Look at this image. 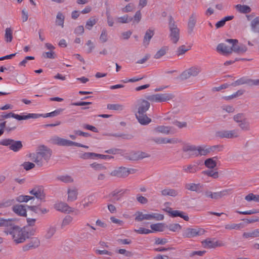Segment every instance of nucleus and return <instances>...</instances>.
Wrapping results in <instances>:
<instances>
[{
	"mask_svg": "<svg viewBox=\"0 0 259 259\" xmlns=\"http://www.w3.org/2000/svg\"><path fill=\"white\" fill-rule=\"evenodd\" d=\"M30 194L34 195L37 199L42 202L46 201V194L44 188L42 186H36L29 192Z\"/></svg>",
	"mask_w": 259,
	"mask_h": 259,
	"instance_id": "obj_9",
	"label": "nucleus"
},
{
	"mask_svg": "<svg viewBox=\"0 0 259 259\" xmlns=\"http://www.w3.org/2000/svg\"><path fill=\"white\" fill-rule=\"evenodd\" d=\"M168 50L167 47L164 46L160 48L158 51H157L156 54L154 55V58L159 59L163 56H164Z\"/></svg>",
	"mask_w": 259,
	"mask_h": 259,
	"instance_id": "obj_45",
	"label": "nucleus"
},
{
	"mask_svg": "<svg viewBox=\"0 0 259 259\" xmlns=\"http://www.w3.org/2000/svg\"><path fill=\"white\" fill-rule=\"evenodd\" d=\"M40 244V240L37 237L31 238L30 241L23 246L22 250L27 251L35 249L39 246Z\"/></svg>",
	"mask_w": 259,
	"mask_h": 259,
	"instance_id": "obj_13",
	"label": "nucleus"
},
{
	"mask_svg": "<svg viewBox=\"0 0 259 259\" xmlns=\"http://www.w3.org/2000/svg\"><path fill=\"white\" fill-rule=\"evenodd\" d=\"M36 229L29 227H24L21 228L18 226L13 224L11 228L4 232L12 236V239L16 244L24 242L27 239L35 234Z\"/></svg>",
	"mask_w": 259,
	"mask_h": 259,
	"instance_id": "obj_1",
	"label": "nucleus"
},
{
	"mask_svg": "<svg viewBox=\"0 0 259 259\" xmlns=\"http://www.w3.org/2000/svg\"><path fill=\"white\" fill-rule=\"evenodd\" d=\"M238 124V126L243 131H249L251 130L250 124L246 118Z\"/></svg>",
	"mask_w": 259,
	"mask_h": 259,
	"instance_id": "obj_37",
	"label": "nucleus"
},
{
	"mask_svg": "<svg viewBox=\"0 0 259 259\" xmlns=\"http://www.w3.org/2000/svg\"><path fill=\"white\" fill-rule=\"evenodd\" d=\"M108 36H107V32L106 29L104 28L102 29L101 34L100 36V41L104 43L107 41Z\"/></svg>",
	"mask_w": 259,
	"mask_h": 259,
	"instance_id": "obj_60",
	"label": "nucleus"
},
{
	"mask_svg": "<svg viewBox=\"0 0 259 259\" xmlns=\"http://www.w3.org/2000/svg\"><path fill=\"white\" fill-rule=\"evenodd\" d=\"M164 224L162 223H157L152 224L150 228L154 231L162 232L164 230Z\"/></svg>",
	"mask_w": 259,
	"mask_h": 259,
	"instance_id": "obj_49",
	"label": "nucleus"
},
{
	"mask_svg": "<svg viewBox=\"0 0 259 259\" xmlns=\"http://www.w3.org/2000/svg\"><path fill=\"white\" fill-rule=\"evenodd\" d=\"M190 49L191 47L190 46L182 45L178 48L177 51V55L178 56L182 55L187 51L190 50Z\"/></svg>",
	"mask_w": 259,
	"mask_h": 259,
	"instance_id": "obj_47",
	"label": "nucleus"
},
{
	"mask_svg": "<svg viewBox=\"0 0 259 259\" xmlns=\"http://www.w3.org/2000/svg\"><path fill=\"white\" fill-rule=\"evenodd\" d=\"M107 108L109 110L121 111L124 109V106L119 104H108Z\"/></svg>",
	"mask_w": 259,
	"mask_h": 259,
	"instance_id": "obj_44",
	"label": "nucleus"
},
{
	"mask_svg": "<svg viewBox=\"0 0 259 259\" xmlns=\"http://www.w3.org/2000/svg\"><path fill=\"white\" fill-rule=\"evenodd\" d=\"M205 230L202 228H186L183 233V236L185 238H192L197 236L203 235Z\"/></svg>",
	"mask_w": 259,
	"mask_h": 259,
	"instance_id": "obj_8",
	"label": "nucleus"
},
{
	"mask_svg": "<svg viewBox=\"0 0 259 259\" xmlns=\"http://www.w3.org/2000/svg\"><path fill=\"white\" fill-rule=\"evenodd\" d=\"M150 103L145 100L140 101L137 105L138 111L135 115L146 114V111L150 108Z\"/></svg>",
	"mask_w": 259,
	"mask_h": 259,
	"instance_id": "obj_14",
	"label": "nucleus"
},
{
	"mask_svg": "<svg viewBox=\"0 0 259 259\" xmlns=\"http://www.w3.org/2000/svg\"><path fill=\"white\" fill-rule=\"evenodd\" d=\"M198 14L195 13H193L190 16L188 23V28L189 33H191L196 23L197 19L198 18Z\"/></svg>",
	"mask_w": 259,
	"mask_h": 259,
	"instance_id": "obj_19",
	"label": "nucleus"
},
{
	"mask_svg": "<svg viewBox=\"0 0 259 259\" xmlns=\"http://www.w3.org/2000/svg\"><path fill=\"white\" fill-rule=\"evenodd\" d=\"M133 20V17H129L127 15L118 17L117 22L119 23H127Z\"/></svg>",
	"mask_w": 259,
	"mask_h": 259,
	"instance_id": "obj_48",
	"label": "nucleus"
},
{
	"mask_svg": "<svg viewBox=\"0 0 259 259\" xmlns=\"http://www.w3.org/2000/svg\"><path fill=\"white\" fill-rule=\"evenodd\" d=\"M167 228L172 232H176L181 229L182 227L179 224H171L167 226Z\"/></svg>",
	"mask_w": 259,
	"mask_h": 259,
	"instance_id": "obj_57",
	"label": "nucleus"
},
{
	"mask_svg": "<svg viewBox=\"0 0 259 259\" xmlns=\"http://www.w3.org/2000/svg\"><path fill=\"white\" fill-rule=\"evenodd\" d=\"M164 219V216L163 214L157 213H152L150 214V220H155L156 221H161Z\"/></svg>",
	"mask_w": 259,
	"mask_h": 259,
	"instance_id": "obj_61",
	"label": "nucleus"
},
{
	"mask_svg": "<svg viewBox=\"0 0 259 259\" xmlns=\"http://www.w3.org/2000/svg\"><path fill=\"white\" fill-rule=\"evenodd\" d=\"M182 150L184 152H189V156L197 157V146L190 144H185L183 146Z\"/></svg>",
	"mask_w": 259,
	"mask_h": 259,
	"instance_id": "obj_16",
	"label": "nucleus"
},
{
	"mask_svg": "<svg viewBox=\"0 0 259 259\" xmlns=\"http://www.w3.org/2000/svg\"><path fill=\"white\" fill-rule=\"evenodd\" d=\"M134 231L140 234H148L152 232V230L142 227H140L139 229H135Z\"/></svg>",
	"mask_w": 259,
	"mask_h": 259,
	"instance_id": "obj_62",
	"label": "nucleus"
},
{
	"mask_svg": "<svg viewBox=\"0 0 259 259\" xmlns=\"http://www.w3.org/2000/svg\"><path fill=\"white\" fill-rule=\"evenodd\" d=\"M200 170V168L196 164H188L183 167V170L187 174H194Z\"/></svg>",
	"mask_w": 259,
	"mask_h": 259,
	"instance_id": "obj_22",
	"label": "nucleus"
},
{
	"mask_svg": "<svg viewBox=\"0 0 259 259\" xmlns=\"http://www.w3.org/2000/svg\"><path fill=\"white\" fill-rule=\"evenodd\" d=\"M5 39L7 42H10L13 39V30L11 28H7L5 30Z\"/></svg>",
	"mask_w": 259,
	"mask_h": 259,
	"instance_id": "obj_43",
	"label": "nucleus"
},
{
	"mask_svg": "<svg viewBox=\"0 0 259 259\" xmlns=\"http://www.w3.org/2000/svg\"><path fill=\"white\" fill-rule=\"evenodd\" d=\"M245 118V115L243 113H238L233 117L234 121L238 124Z\"/></svg>",
	"mask_w": 259,
	"mask_h": 259,
	"instance_id": "obj_63",
	"label": "nucleus"
},
{
	"mask_svg": "<svg viewBox=\"0 0 259 259\" xmlns=\"http://www.w3.org/2000/svg\"><path fill=\"white\" fill-rule=\"evenodd\" d=\"M251 79H249L246 77H242L231 84V85L236 87L242 84H246L250 86Z\"/></svg>",
	"mask_w": 259,
	"mask_h": 259,
	"instance_id": "obj_28",
	"label": "nucleus"
},
{
	"mask_svg": "<svg viewBox=\"0 0 259 259\" xmlns=\"http://www.w3.org/2000/svg\"><path fill=\"white\" fill-rule=\"evenodd\" d=\"M243 236L246 238L259 237V229H255L250 232H244Z\"/></svg>",
	"mask_w": 259,
	"mask_h": 259,
	"instance_id": "obj_46",
	"label": "nucleus"
},
{
	"mask_svg": "<svg viewBox=\"0 0 259 259\" xmlns=\"http://www.w3.org/2000/svg\"><path fill=\"white\" fill-rule=\"evenodd\" d=\"M58 179L65 183H70L73 182V178L68 175L60 176L58 178Z\"/></svg>",
	"mask_w": 259,
	"mask_h": 259,
	"instance_id": "obj_55",
	"label": "nucleus"
},
{
	"mask_svg": "<svg viewBox=\"0 0 259 259\" xmlns=\"http://www.w3.org/2000/svg\"><path fill=\"white\" fill-rule=\"evenodd\" d=\"M13 211L20 216L26 215V209L25 206L21 204L15 205L13 206Z\"/></svg>",
	"mask_w": 259,
	"mask_h": 259,
	"instance_id": "obj_21",
	"label": "nucleus"
},
{
	"mask_svg": "<svg viewBox=\"0 0 259 259\" xmlns=\"http://www.w3.org/2000/svg\"><path fill=\"white\" fill-rule=\"evenodd\" d=\"M235 8L237 12L242 14H247L251 12V8L247 5L237 4Z\"/></svg>",
	"mask_w": 259,
	"mask_h": 259,
	"instance_id": "obj_31",
	"label": "nucleus"
},
{
	"mask_svg": "<svg viewBox=\"0 0 259 259\" xmlns=\"http://www.w3.org/2000/svg\"><path fill=\"white\" fill-rule=\"evenodd\" d=\"M169 27L170 31V39L172 42L176 44L180 38L179 29L178 28L177 26L172 22L171 20L169 21Z\"/></svg>",
	"mask_w": 259,
	"mask_h": 259,
	"instance_id": "obj_10",
	"label": "nucleus"
},
{
	"mask_svg": "<svg viewBox=\"0 0 259 259\" xmlns=\"http://www.w3.org/2000/svg\"><path fill=\"white\" fill-rule=\"evenodd\" d=\"M250 27L253 32H259V17H255L251 21Z\"/></svg>",
	"mask_w": 259,
	"mask_h": 259,
	"instance_id": "obj_36",
	"label": "nucleus"
},
{
	"mask_svg": "<svg viewBox=\"0 0 259 259\" xmlns=\"http://www.w3.org/2000/svg\"><path fill=\"white\" fill-rule=\"evenodd\" d=\"M79 157L83 159H95V153L93 152H84L81 154Z\"/></svg>",
	"mask_w": 259,
	"mask_h": 259,
	"instance_id": "obj_53",
	"label": "nucleus"
},
{
	"mask_svg": "<svg viewBox=\"0 0 259 259\" xmlns=\"http://www.w3.org/2000/svg\"><path fill=\"white\" fill-rule=\"evenodd\" d=\"M33 196L28 195H20L16 198V200L20 202H27L29 200L34 199Z\"/></svg>",
	"mask_w": 259,
	"mask_h": 259,
	"instance_id": "obj_51",
	"label": "nucleus"
},
{
	"mask_svg": "<svg viewBox=\"0 0 259 259\" xmlns=\"http://www.w3.org/2000/svg\"><path fill=\"white\" fill-rule=\"evenodd\" d=\"M0 145L8 146L10 150L17 152L20 151L23 147V144L21 141H15L11 139H5L0 141Z\"/></svg>",
	"mask_w": 259,
	"mask_h": 259,
	"instance_id": "obj_4",
	"label": "nucleus"
},
{
	"mask_svg": "<svg viewBox=\"0 0 259 259\" xmlns=\"http://www.w3.org/2000/svg\"><path fill=\"white\" fill-rule=\"evenodd\" d=\"M233 193L232 189H225L220 192H214L213 193V199H219L224 196L231 195Z\"/></svg>",
	"mask_w": 259,
	"mask_h": 259,
	"instance_id": "obj_20",
	"label": "nucleus"
},
{
	"mask_svg": "<svg viewBox=\"0 0 259 259\" xmlns=\"http://www.w3.org/2000/svg\"><path fill=\"white\" fill-rule=\"evenodd\" d=\"M55 208L56 210L61 212H67L68 213L74 211V208L70 207L67 203L64 202H59L55 204Z\"/></svg>",
	"mask_w": 259,
	"mask_h": 259,
	"instance_id": "obj_17",
	"label": "nucleus"
},
{
	"mask_svg": "<svg viewBox=\"0 0 259 259\" xmlns=\"http://www.w3.org/2000/svg\"><path fill=\"white\" fill-rule=\"evenodd\" d=\"M126 191V190H115L112 191L109 195L110 197L114 198V200L118 201L120 200L123 194Z\"/></svg>",
	"mask_w": 259,
	"mask_h": 259,
	"instance_id": "obj_30",
	"label": "nucleus"
},
{
	"mask_svg": "<svg viewBox=\"0 0 259 259\" xmlns=\"http://www.w3.org/2000/svg\"><path fill=\"white\" fill-rule=\"evenodd\" d=\"M135 221L137 222H141L143 220H150V214H143V212L138 211L136 213Z\"/></svg>",
	"mask_w": 259,
	"mask_h": 259,
	"instance_id": "obj_38",
	"label": "nucleus"
},
{
	"mask_svg": "<svg viewBox=\"0 0 259 259\" xmlns=\"http://www.w3.org/2000/svg\"><path fill=\"white\" fill-rule=\"evenodd\" d=\"M97 22V20L94 18H91L88 20L85 24V27L89 30L92 29V27Z\"/></svg>",
	"mask_w": 259,
	"mask_h": 259,
	"instance_id": "obj_54",
	"label": "nucleus"
},
{
	"mask_svg": "<svg viewBox=\"0 0 259 259\" xmlns=\"http://www.w3.org/2000/svg\"><path fill=\"white\" fill-rule=\"evenodd\" d=\"M40 117H41V115H40V114H36V113H28V114H27V115H21L15 114V118L18 120H27V119H28L30 118L36 119V118H38Z\"/></svg>",
	"mask_w": 259,
	"mask_h": 259,
	"instance_id": "obj_23",
	"label": "nucleus"
},
{
	"mask_svg": "<svg viewBox=\"0 0 259 259\" xmlns=\"http://www.w3.org/2000/svg\"><path fill=\"white\" fill-rule=\"evenodd\" d=\"M209 154V150L207 146H197V157L205 156Z\"/></svg>",
	"mask_w": 259,
	"mask_h": 259,
	"instance_id": "obj_35",
	"label": "nucleus"
},
{
	"mask_svg": "<svg viewBox=\"0 0 259 259\" xmlns=\"http://www.w3.org/2000/svg\"><path fill=\"white\" fill-rule=\"evenodd\" d=\"M52 155V151L46 146L42 145L39 148L36 154L31 156L32 159L37 165L41 166L43 165V161L45 160L48 162Z\"/></svg>",
	"mask_w": 259,
	"mask_h": 259,
	"instance_id": "obj_2",
	"label": "nucleus"
},
{
	"mask_svg": "<svg viewBox=\"0 0 259 259\" xmlns=\"http://www.w3.org/2000/svg\"><path fill=\"white\" fill-rule=\"evenodd\" d=\"M202 244L204 247L208 248H213L217 247L223 246L224 245V244L221 241H215L214 240H211L209 238L202 241Z\"/></svg>",
	"mask_w": 259,
	"mask_h": 259,
	"instance_id": "obj_15",
	"label": "nucleus"
},
{
	"mask_svg": "<svg viewBox=\"0 0 259 259\" xmlns=\"http://www.w3.org/2000/svg\"><path fill=\"white\" fill-rule=\"evenodd\" d=\"M134 9V5L132 3H130L127 5L124 8L121 9L123 13H127L133 11Z\"/></svg>",
	"mask_w": 259,
	"mask_h": 259,
	"instance_id": "obj_64",
	"label": "nucleus"
},
{
	"mask_svg": "<svg viewBox=\"0 0 259 259\" xmlns=\"http://www.w3.org/2000/svg\"><path fill=\"white\" fill-rule=\"evenodd\" d=\"M245 91L243 90H239L238 91H237L236 93H234L231 96H229L227 97H225L224 98L226 100H231L233 98H236L238 96H241L243 95Z\"/></svg>",
	"mask_w": 259,
	"mask_h": 259,
	"instance_id": "obj_56",
	"label": "nucleus"
},
{
	"mask_svg": "<svg viewBox=\"0 0 259 259\" xmlns=\"http://www.w3.org/2000/svg\"><path fill=\"white\" fill-rule=\"evenodd\" d=\"M150 155L142 151H132L126 156V159L130 160H139L144 158L149 157Z\"/></svg>",
	"mask_w": 259,
	"mask_h": 259,
	"instance_id": "obj_11",
	"label": "nucleus"
},
{
	"mask_svg": "<svg viewBox=\"0 0 259 259\" xmlns=\"http://www.w3.org/2000/svg\"><path fill=\"white\" fill-rule=\"evenodd\" d=\"M172 217H180L181 218H183L185 221H188L189 220V218L187 215L185 214V213L183 211H179V210H173L172 211H170V215Z\"/></svg>",
	"mask_w": 259,
	"mask_h": 259,
	"instance_id": "obj_34",
	"label": "nucleus"
},
{
	"mask_svg": "<svg viewBox=\"0 0 259 259\" xmlns=\"http://www.w3.org/2000/svg\"><path fill=\"white\" fill-rule=\"evenodd\" d=\"M202 188L200 184L190 183L185 185V188L192 191L198 192Z\"/></svg>",
	"mask_w": 259,
	"mask_h": 259,
	"instance_id": "obj_40",
	"label": "nucleus"
},
{
	"mask_svg": "<svg viewBox=\"0 0 259 259\" xmlns=\"http://www.w3.org/2000/svg\"><path fill=\"white\" fill-rule=\"evenodd\" d=\"M13 224V222L11 220L0 218V227H5V231L8 230L9 229L11 228Z\"/></svg>",
	"mask_w": 259,
	"mask_h": 259,
	"instance_id": "obj_39",
	"label": "nucleus"
},
{
	"mask_svg": "<svg viewBox=\"0 0 259 259\" xmlns=\"http://www.w3.org/2000/svg\"><path fill=\"white\" fill-rule=\"evenodd\" d=\"M68 201L73 202L77 199V189L76 188L68 189Z\"/></svg>",
	"mask_w": 259,
	"mask_h": 259,
	"instance_id": "obj_29",
	"label": "nucleus"
},
{
	"mask_svg": "<svg viewBox=\"0 0 259 259\" xmlns=\"http://www.w3.org/2000/svg\"><path fill=\"white\" fill-rule=\"evenodd\" d=\"M200 71V68L196 66H193L191 68L184 71L178 77L181 80H184L189 78L191 76H196Z\"/></svg>",
	"mask_w": 259,
	"mask_h": 259,
	"instance_id": "obj_6",
	"label": "nucleus"
},
{
	"mask_svg": "<svg viewBox=\"0 0 259 259\" xmlns=\"http://www.w3.org/2000/svg\"><path fill=\"white\" fill-rule=\"evenodd\" d=\"M53 144L61 146H73L76 145L74 142L56 136L51 139Z\"/></svg>",
	"mask_w": 259,
	"mask_h": 259,
	"instance_id": "obj_12",
	"label": "nucleus"
},
{
	"mask_svg": "<svg viewBox=\"0 0 259 259\" xmlns=\"http://www.w3.org/2000/svg\"><path fill=\"white\" fill-rule=\"evenodd\" d=\"M110 175L118 178H125L128 176L127 168L122 167H119L117 169L113 170L110 173Z\"/></svg>",
	"mask_w": 259,
	"mask_h": 259,
	"instance_id": "obj_18",
	"label": "nucleus"
},
{
	"mask_svg": "<svg viewBox=\"0 0 259 259\" xmlns=\"http://www.w3.org/2000/svg\"><path fill=\"white\" fill-rule=\"evenodd\" d=\"M174 97L175 96L172 94L164 93L147 96L146 99L151 102H163L170 100Z\"/></svg>",
	"mask_w": 259,
	"mask_h": 259,
	"instance_id": "obj_5",
	"label": "nucleus"
},
{
	"mask_svg": "<svg viewBox=\"0 0 259 259\" xmlns=\"http://www.w3.org/2000/svg\"><path fill=\"white\" fill-rule=\"evenodd\" d=\"M226 43L219 44L217 47V51L224 56H227L233 52V42L236 41L235 39H227Z\"/></svg>",
	"mask_w": 259,
	"mask_h": 259,
	"instance_id": "obj_3",
	"label": "nucleus"
},
{
	"mask_svg": "<svg viewBox=\"0 0 259 259\" xmlns=\"http://www.w3.org/2000/svg\"><path fill=\"white\" fill-rule=\"evenodd\" d=\"M214 158L217 159V156L206 159L204 161L205 166L209 169H213L216 167L217 162L214 160Z\"/></svg>",
	"mask_w": 259,
	"mask_h": 259,
	"instance_id": "obj_33",
	"label": "nucleus"
},
{
	"mask_svg": "<svg viewBox=\"0 0 259 259\" xmlns=\"http://www.w3.org/2000/svg\"><path fill=\"white\" fill-rule=\"evenodd\" d=\"M56 229L55 227H50L47 230V233L45 235V237L47 239H50L55 233Z\"/></svg>",
	"mask_w": 259,
	"mask_h": 259,
	"instance_id": "obj_59",
	"label": "nucleus"
},
{
	"mask_svg": "<svg viewBox=\"0 0 259 259\" xmlns=\"http://www.w3.org/2000/svg\"><path fill=\"white\" fill-rule=\"evenodd\" d=\"M172 127L171 126L160 125L158 126L155 128V131L157 133H160L168 135L169 134H174L171 130Z\"/></svg>",
	"mask_w": 259,
	"mask_h": 259,
	"instance_id": "obj_27",
	"label": "nucleus"
},
{
	"mask_svg": "<svg viewBox=\"0 0 259 259\" xmlns=\"http://www.w3.org/2000/svg\"><path fill=\"white\" fill-rule=\"evenodd\" d=\"M139 122L142 125H147L151 122V119L146 114L135 115Z\"/></svg>",
	"mask_w": 259,
	"mask_h": 259,
	"instance_id": "obj_25",
	"label": "nucleus"
},
{
	"mask_svg": "<svg viewBox=\"0 0 259 259\" xmlns=\"http://www.w3.org/2000/svg\"><path fill=\"white\" fill-rule=\"evenodd\" d=\"M246 50V47L242 44H238L237 39H236V41L233 42V52L237 53H241L245 52Z\"/></svg>",
	"mask_w": 259,
	"mask_h": 259,
	"instance_id": "obj_24",
	"label": "nucleus"
},
{
	"mask_svg": "<svg viewBox=\"0 0 259 259\" xmlns=\"http://www.w3.org/2000/svg\"><path fill=\"white\" fill-rule=\"evenodd\" d=\"M90 166L93 168H94L95 170L98 171H103L106 169V167L105 166L102 164H99L96 162L91 164Z\"/></svg>",
	"mask_w": 259,
	"mask_h": 259,
	"instance_id": "obj_50",
	"label": "nucleus"
},
{
	"mask_svg": "<svg viewBox=\"0 0 259 259\" xmlns=\"http://www.w3.org/2000/svg\"><path fill=\"white\" fill-rule=\"evenodd\" d=\"M203 175L211 177L214 179H217L219 177L218 171H213L212 170H204L202 172Z\"/></svg>",
	"mask_w": 259,
	"mask_h": 259,
	"instance_id": "obj_52",
	"label": "nucleus"
},
{
	"mask_svg": "<svg viewBox=\"0 0 259 259\" xmlns=\"http://www.w3.org/2000/svg\"><path fill=\"white\" fill-rule=\"evenodd\" d=\"M154 31L151 29H149L146 31L143 39V45L147 47L149 45L150 41L154 35Z\"/></svg>",
	"mask_w": 259,
	"mask_h": 259,
	"instance_id": "obj_26",
	"label": "nucleus"
},
{
	"mask_svg": "<svg viewBox=\"0 0 259 259\" xmlns=\"http://www.w3.org/2000/svg\"><path fill=\"white\" fill-rule=\"evenodd\" d=\"M65 20V16L60 12H59L56 16V25L61 26L62 28L64 27V23Z\"/></svg>",
	"mask_w": 259,
	"mask_h": 259,
	"instance_id": "obj_41",
	"label": "nucleus"
},
{
	"mask_svg": "<svg viewBox=\"0 0 259 259\" xmlns=\"http://www.w3.org/2000/svg\"><path fill=\"white\" fill-rule=\"evenodd\" d=\"M215 135L217 137L223 139H232L239 137V132L237 130H233L230 131L222 130L215 132Z\"/></svg>",
	"mask_w": 259,
	"mask_h": 259,
	"instance_id": "obj_7",
	"label": "nucleus"
},
{
	"mask_svg": "<svg viewBox=\"0 0 259 259\" xmlns=\"http://www.w3.org/2000/svg\"><path fill=\"white\" fill-rule=\"evenodd\" d=\"M73 218L70 215H66L63 220L61 228H63L65 226L68 225L72 221Z\"/></svg>",
	"mask_w": 259,
	"mask_h": 259,
	"instance_id": "obj_58",
	"label": "nucleus"
},
{
	"mask_svg": "<svg viewBox=\"0 0 259 259\" xmlns=\"http://www.w3.org/2000/svg\"><path fill=\"white\" fill-rule=\"evenodd\" d=\"M63 110L64 109L62 108H59L50 113H48L45 114H40V115H41V117H43L44 118L48 117H55L60 115L63 111Z\"/></svg>",
	"mask_w": 259,
	"mask_h": 259,
	"instance_id": "obj_42",
	"label": "nucleus"
},
{
	"mask_svg": "<svg viewBox=\"0 0 259 259\" xmlns=\"http://www.w3.org/2000/svg\"><path fill=\"white\" fill-rule=\"evenodd\" d=\"M161 195L164 196H170L176 197L178 195V191L174 189H165L161 191Z\"/></svg>",
	"mask_w": 259,
	"mask_h": 259,
	"instance_id": "obj_32",
	"label": "nucleus"
}]
</instances>
